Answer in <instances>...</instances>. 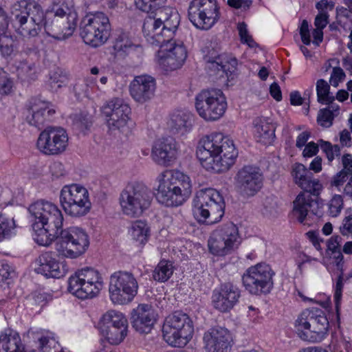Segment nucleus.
Segmentation results:
<instances>
[{"mask_svg":"<svg viewBox=\"0 0 352 352\" xmlns=\"http://www.w3.org/2000/svg\"><path fill=\"white\" fill-rule=\"evenodd\" d=\"M69 82V76L60 68L56 69L51 72L49 78V85L52 89L57 91L58 89L65 87Z\"/></svg>","mask_w":352,"mask_h":352,"instance_id":"44","label":"nucleus"},{"mask_svg":"<svg viewBox=\"0 0 352 352\" xmlns=\"http://www.w3.org/2000/svg\"><path fill=\"white\" fill-rule=\"evenodd\" d=\"M206 64V68L209 70L210 74H217L220 77L226 76L232 74L237 65V60L230 54H219L214 49L208 52L204 57Z\"/></svg>","mask_w":352,"mask_h":352,"instance_id":"21","label":"nucleus"},{"mask_svg":"<svg viewBox=\"0 0 352 352\" xmlns=\"http://www.w3.org/2000/svg\"><path fill=\"white\" fill-rule=\"evenodd\" d=\"M157 181L159 184L155 196L160 204L166 207H177L186 201L162 173L157 176Z\"/></svg>","mask_w":352,"mask_h":352,"instance_id":"24","label":"nucleus"},{"mask_svg":"<svg viewBox=\"0 0 352 352\" xmlns=\"http://www.w3.org/2000/svg\"><path fill=\"white\" fill-rule=\"evenodd\" d=\"M153 195L151 189L144 183H129L122 190L119 201L125 215L135 218L141 216L151 204Z\"/></svg>","mask_w":352,"mask_h":352,"instance_id":"7","label":"nucleus"},{"mask_svg":"<svg viewBox=\"0 0 352 352\" xmlns=\"http://www.w3.org/2000/svg\"><path fill=\"white\" fill-rule=\"evenodd\" d=\"M77 19V13L72 6L64 0H56L45 14V31L56 40H65L74 34Z\"/></svg>","mask_w":352,"mask_h":352,"instance_id":"5","label":"nucleus"},{"mask_svg":"<svg viewBox=\"0 0 352 352\" xmlns=\"http://www.w3.org/2000/svg\"><path fill=\"white\" fill-rule=\"evenodd\" d=\"M157 181L159 184L155 196L160 204L166 207H177L186 201L162 173L157 176Z\"/></svg>","mask_w":352,"mask_h":352,"instance_id":"23","label":"nucleus"},{"mask_svg":"<svg viewBox=\"0 0 352 352\" xmlns=\"http://www.w3.org/2000/svg\"><path fill=\"white\" fill-rule=\"evenodd\" d=\"M135 45L126 34H120L116 40L114 49L117 52H128L135 47Z\"/></svg>","mask_w":352,"mask_h":352,"instance_id":"49","label":"nucleus"},{"mask_svg":"<svg viewBox=\"0 0 352 352\" xmlns=\"http://www.w3.org/2000/svg\"><path fill=\"white\" fill-rule=\"evenodd\" d=\"M188 16L197 28L209 30L219 18L217 0H192L188 7Z\"/></svg>","mask_w":352,"mask_h":352,"instance_id":"17","label":"nucleus"},{"mask_svg":"<svg viewBox=\"0 0 352 352\" xmlns=\"http://www.w3.org/2000/svg\"><path fill=\"white\" fill-rule=\"evenodd\" d=\"M138 283L133 274L126 271H118L110 276L109 293L114 305H126L137 295Z\"/></svg>","mask_w":352,"mask_h":352,"instance_id":"14","label":"nucleus"},{"mask_svg":"<svg viewBox=\"0 0 352 352\" xmlns=\"http://www.w3.org/2000/svg\"><path fill=\"white\" fill-rule=\"evenodd\" d=\"M342 242V238L339 235L332 236L327 241V251L331 253H338V255L336 257V266L338 270H342L344 265L343 255L341 252V243Z\"/></svg>","mask_w":352,"mask_h":352,"instance_id":"43","label":"nucleus"},{"mask_svg":"<svg viewBox=\"0 0 352 352\" xmlns=\"http://www.w3.org/2000/svg\"><path fill=\"white\" fill-rule=\"evenodd\" d=\"M237 29L241 42L246 43L251 47H253L255 45V42L252 39V36L249 35L247 25L244 22L239 23L238 24Z\"/></svg>","mask_w":352,"mask_h":352,"instance_id":"55","label":"nucleus"},{"mask_svg":"<svg viewBox=\"0 0 352 352\" xmlns=\"http://www.w3.org/2000/svg\"><path fill=\"white\" fill-rule=\"evenodd\" d=\"M274 272L265 263H258L249 267L242 276L245 288L251 294L258 295L268 294L273 288Z\"/></svg>","mask_w":352,"mask_h":352,"instance_id":"16","label":"nucleus"},{"mask_svg":"<svg viewBox=\"0 0 352 352\" xmlns=\"http://www.w3.org/2000/svg\"><path fill=\"white\" fill-rule=\"evenodd\" d=\"M211 235L229 245L232 250L237 248L240 243L238 228L231 222L218 228Z\"/></svg>","mask_w":352,"mask_h":352,"instance_id":"34","label":"nucleus"},{"mask_svg":"<svg viewBox=\"0 0 352 352\" xmlns=\"http://www.w3.org/2000/svg\"><path fill=\"white\" fill-rule=\"evenodd\" d=\"M104 287L102 274L91 267L76 271L68 279V291L81 300L92 299L99 295Z\"/></svg>","mask_w":352,"mask_h":352,"instance_id":"8","label":"nucleus"},{"mask_svg":"<svg viewBox=\"0 0 352 352\" xmlns=\"http://www.w3.org/2000/svg\"><path fill=\"white\" fill-rule=\"evenodd\" d=\"M203 341L206 352H230L232 337L227 329L217 327L206 331Z\"/></svg>","mask_w":352,"mask_h":352,"instance_id":"22","label":"nucleus"},{"mask_svg":"<svg viewBox=\"0 0 352 352\" xmlns=\"http://www.w3.org/2000/svg\"><path fill=\"white\" fill-rule=\"evenodd\" d=\"M300 34L301 36L302 42L308 45L311 43L309 28L308 22L306 20H303L301 26L300 28Z\"/></svg>","mask_w":352,"mask_h":352,"instance_id":"60","label":"nucleus"},{"mask_svg":"<svg viewBox=\"0 0 352 352\" xmlns=\"http://www.w3.org/2000/svg\"><path fill=\"white\" fill-rule=\"evenodd\" d=\"M346 77L343 69L340 67H334L329 79L330 84L333 87H338L339 83L344 80Z\"/></svg>","mask_w":352,"mask_h":352,"instance_id":"57","label":"nucleus"},{"mask_svg":"<svg viewBox=\"0 0 352 352\" xmlns=\"http://www.w3.org/2000/svg\"><path fill=\"white\" fill-rule=\"evenodd\" d=\"M15 228L16 224L13 218L0 214V241L10 237Z\"/></svg>","mask_w":352,"mask_h":352,"instance_id":"46","label":"nucleus"},{"mask_svg":"<svg viewBox=\"0 0 352 352\" xmlns=\"http://www.w3.org/2000/svg\"><path fill=\"white\" fill-rule=\"evenodd\" d=\"M191 120L192 115L190 113L177 111L171 115L169 125L176 131L186 130L192 126Z\"/></svg>","mask_w":352,"mask_h":352,"instance_id":"37","label":"nucleus"},{"mask_svg":"<svg viewBox=\"0 0 352 352\" xmlns=\"http://www.w3.org/2000/svg\"><path fill=\"white\" fill-rule=\"evenodd\" d=\"M340 272L338 278L336 280V287H335V294H334V300L338 307L342 298V292L343 289V270H339Z\"/></svg>","mask_w":352,"mask_h":352,"instance_id":"59","label":"nucleus"},{"mask_svg":"<svg viewBox=\"0 0 352 352\" xmlns=\"http://www.w3.org/2000/svg\"><path fill=\"white\" fill-rule=\"evenodd\" d=\"M195 107L202 118L207 121H215L224 115L227 101L221 89H205L197 95Z\"/></svg>","mask_w":352,"mask_h":352,"instance_id":"13","label":"nucleus"},{"mask_svg":"<svg viewBox=\"0 0 352 352\" xmlns=\"http://www.w3.org/2000/svg\"><path fill=\"white\" fill-rule=\"evenodd\" d=\"M343 208L344 200L340 195H334L328 203V212L332 217H338Z\"/></svg>","mask_w":352,"mask_h":352,"instance_id":"48","label":"nucleus"},{"mask_svg":"<svg viewBox=\"0 0 352 352\" xmlns=\"http://www.w3.org/2000/svg\"><path fill=\"white\" fill-rule=\"evenodd\" d=\"M0 352H25L19 335L12 331L0 334Z\"/></svg>","mask_w":352,"mask_h":352,"instance_id":"36","label":"nucleus"},{"mask_svg":"<svg viewBox=\"0 0 352 352\" xmlns=\"http://www.w3.org/2000/svg\"><path fill=\"white\" fill-rule=\"evenodd\" d=\"M295 324L300 338L312 342L322 341L329 329V321L324 312L316 308L302 311Z\"/></svg>","mask_w":352,"mask_h":352,"instance_id":"9","label":"nucleus"},{"mask_svg":"<svg viewBox=\"0 0 352 352\" xmlns=\"http://www.w3.org/2000/svg\"><path fill=\"white\" fill-rule=\"evenodd\" d=\"M329 85L327 81L320 79L316 82V91L318 101L323 104H329L333 100L334 97L330 96Z\"/></svg>","mask_w":352,"mask_h":352,"instance_id":"47","label":"nucleus"},{"mask_svg":"<svg viewBox=\"0 0 352 352\" xmlns=\"http://www.w3.org/2000/svg\"><path fill=\"white\" fill-rule=\"evenodd\" d=\"M131 320L133 328L138 332L148 333L156 322V315L151 305L141 304L133 309Z\"/></svg>","mask_w":352,"mask_h":352,"instance_id":"28","label":"nucleus"},{"mask_svg":"<svg viewBox=\"0 0 352 352\" xmlns=\"http://www.w3.org/2000/svg\"><path fill=\"white\" fill-rule=\"evenodd\" d=\"M38 344L41 352H58L55 349L56 342L53 338L42 336L38 340Z\"/></svg>","mask_w":352,"mask_h":352,"instance_id":"52","label":"nucleus"},{"mask_svg":"<svg viewBox=\"0 0 352 352\" xmlns=\"http://www.w3.org/2000/svg\"><path fill=\"white\" fill-rule=\"evenodd\" d=\"M320 145L322 151L326 154L329 162H331L336 157L340 155V148L338 145H332L330 142L320 140Z\"/></svg>","mask_w":352,"mask_h":352,"instance_id":"51","label":"nucleus"},{"mask_svg":"<svg viewBox=\"0 0 352 352\" xmlns=\"http://www.w3.org/2000/svg\"><path fill=\"white\" fill-rule=\"evenodd\" d=\"M110 31L111 24L108 16L103 12H98L84 18L80 27V36L86 44L98 47L107 42Z\"/></svg>","mask_w":352,"mask_h":352,"instance_id":"12","label":"nucleus"},{"mask_svg":"<svg viewBox=\"0 0 352 352\" xmlns=\"http://www.w3.org/2000/svg\"><path fill=\"white\" fill-rule=\"evenodd\" d=\"M225 204L220 193L213 188L199 190L192 201L194 217L201 223L214 224L224 214Z\"/></svg>","mask_w":352,"mask_h":352,"instance_id":"6","label":"nucleus"},{"mask_svg":"<svg viewBox=\"0 0 352 352\" xmlns=\"http://www.w3.org/2000/svg\"><path fill=\"white\" fill-rule=\"evenodd\" d=\"M240 296L239 289L230 283L222 285L213 291L212 302L213 307L221 312L230 311L237 302Z\"/></svg>","mask_w":352,"mask_h":352,"instance_id":"27","label":"nucleus"},{"mask_svg":"<svg viewBox=\"0 0 352 352\" xmlns=\"http://www.w3.org/2000/svg\"><path fill=\"white\" fill-rule=\"evenodd\" d=\"M162 173L186 200L190 197L192 193V183L187 175L176 170H166Z\"/></svg>","mask_w":352,"mask_h":352,"instance_id":"32","label":"nucleus"},{"mask_svg":"<svg viewBox=\"0 0 352 352\" xmlns=\"http://www.w3.org/2000/svg\"><path fill=\"white\" fill-rule=\"evenodd\" d=\"M144 19L142 32L150 44L163 43L173 38L180 22L178 12L170 6L157 7Z\"/></svg>","mask_w":352,"mask_h":352,"instance_id":"3","label":"nucleus"},{"mask_svg":"<svg viewBox=\"0 0 352 352\" xmlns=\"http://www.w3.org/2000/svg\"><path fill=\"white\" fill-rule=\"evenodd\" d=\"M342 164L343 166L342 170L349 175H352V155L344 154L342 157Z\"/></svg>","mask_w":352,"mask_h":352,"instance_id":"64","label":"nucleus"},{"mask_svg":"<svg viewBox=\"0 0 352 352\" xmlns=\"http://www.w3.org/2000/svg\"><path fill=\"white\" fill-rule=\"evenodd\" d=\"M28 210L32 218L34 239L36 243L48 246L56 239L57 253L68 258H77L87 251L89 239L86 231L77 226L61 229L63 214L57 205L41 200L31 204Z\"/></svg>","mask_w":352,"mask_h":352,"instance_id":"1","label":"nucleus"},{"mask_svg":"<svg viewBox=\"0 0 352 352\" xmlns=\"http://www.w3.org/2000/svg\"><path fill=\"white\" fill-rule=\"evenodd\" d=\"M60 202L65 213L72 217H82L91 210V202L86 188L79 184L63 186Z\"/></svg>","mask_w":352,"mask_h":352,"instance_id":"11","label":"nucleus"},{"mask_svg":"<svg viewBox=\"0 0 352 352\" xmlns=\"http://www.w3.org/2000/svg\"><path fill=\"white\" fill-rule=\"evenodd\" d=\"M340 231L344 236L352 234V214L345 217L342 220Z\"/></svg>","mask_w":352,"mask_h":352,"instance_id":"62","label":"nucleus"},{"mask_svg":"<svg viewBox=\"0 0 352 352\" xmlns=\"http://www.w3.org/2000/svg\"><path fill=\"white\" fill-rule=\"evenodd\" d=\"M55 111L48 107V105L41 101L34 103L30 109H28L26 116L27 122L32 126L40 127L50 119Z\"/></svg>","mask_w":352,"mask_h":352,"instance_id":"33","label":"nucleus"},{"mask_svg":"<svg viewBox=\"0 0 352 352\" xmlns=\"http://www.w3.org/2000/svg\"><path fill=\"white\" fill-rule=\"evenodd\" d=\"M166 0H135V5L139 10L144 12H153L161 4L165 3Z\"/></svg>","mask_w":352,"mask_h":352,"instance_id":"50","label":"nucleus"},{"mask_svg":"<svg viewBox=\"0 0 352 352\" xmlns=\"http://www.w3.org/2000/svg\"><path fill=\"white\" fill-rule=\"evenodd\" d=\"M333 116L330 110L324 109L320 111L318 116V123L324 127H329L332 124Z\"/></svg>","mask_w":352,"mask_h":352,"instance_id":"58","label":"nucleus"},{"mask_svg":"<svg viewBox=\"0 0 352 352\" xmlns=\"http://www.w3.org/2000/svg\"><path fill=\"white\" fill-rule=\"evenodd\" d=\"M263 175L259 167L245 165L234 177V186L237 192L244 197H252L263 188Z\"/></svg>","mask_w":352,"mask_h":352,"instance_id":"19","label":"nucleus"},{"mask_svg":"<svg viewBox=\"0 0 352 352\" xmlns=\"http://www.w3.org/2000/svg\"><path fill=\"white\" fill-rule=\"evenodd\" d=\"M208 243L210 252L216 256H225L233 250L229 245H227L212 235L210 236Z\"/></svg>","mask_w":352,"mask_h":352,"instance_id":"45","label":"nucleus"},{"mask_svg":"<svg viewBox=\"0 0 352 352\" xmlns=\"http://www.w3.org/2000/svg\"><path fill=\"white\" fill-rule=\"evenodd\" d=\"M318 152V145L314 142H311L305 146L302 151V155L305 157H311L316 155Z\"/></svg>","mask_w":352,"mask_h":352,"instance_id":"63","label":"nucleus"},{"mask_svg":"<svg viewBox=\"0 0 352 352\" xmlns=\"http://www.w3.org/2000/svg\"><path fill=\"white\" fill-rule=\"evenodd\" d=\"M17 76L22 80H32L36 78L35 64L28 60L19 62L16 65Z\"/></svg>","mask_w":352,"mask_h":352,"instance_id":"42","label":"nucleus"},{"mask_svg":"<svg viewBox=\"0 0 352 352\" xmlns=\"http://www.w3.org/2000/svg\"><path fill=\"white\" fill-rule=\"evenodd\" d=\"M101 112L109 131L125 134L130 131L131 111L122 99L113 98L108 100L102 107Z\"/></svg>","mask_w":352,"mask_h":352,"instance_id":"15","label":"nucleus"},{"mask_svg":"<svg viewBox=\"0 0 352 352\" xmlns=\"http://www.w3.org/2000/svg\"><path fill=\"white\" fill-rule=\"evenodd\" d=\"M13 41L9 38L6 34L0 35V50L3 56H10L12 54Z\"/></svg>","mask_w":352,"mask_h":352,"instance_id":"54","label":"nucleus"},{"mask_svg":"<svg viewBox=\"0 0 352 352\" xmlns=\"http://www.w3.org/2000/svg\"><path fill=\"white\" fill-rule=\"evenodd\" d=\"M35 271L48 278H60L65 274L56 255L52 252L42 253L36 260Z\"/></svg>","mask_w":352,"mask_h":352,"instance_id":"30","label":"nucleus"},{"mask_svg":"<svg viewBox=\"0 0 352 352\" xmlns=\"http://www.w3.org/2000/svg\"><path fill=\"white\" fill-rule=\"evenodd\" d=\"M311 194L307 192H301L293 202V214L298 221L303 223L309 211L317 202L311 197Z\"/></svg>","mask_w":352,"mask_h":352,"instance_id":"35","label":"nucleus"},{"mask_svg":"<svg viewBox=\"0 0 352 352\" xmlns=\"http://www.w3.org/2000/svg\"><path fill=\"white\" fill-rule=\"evenodd\" d=\"M155 87L154 78L148 75L138 76L131 83L130 93L135 101L144 103L154 96Z\"/></svg>","mask_w":352,"mask_h":352,"instance_id":"29","label":"nucleus"},{"mask_svg":"<svg viewBox=\"0 0 352 352\" xmlns=\"http://www.w3.org/2000/svg\"><path fill=\"white\" fill-rule=\"evenodd\" d=\"M194 333L193 323L186 314L175 312L168 316L162 327L165 341L173 346L182 347L192 338Z\"/></svg>","mask_w":352,"mask_h":352,"instance_id":"10","label":"nucleus"},{"mask_svg":"<svg viewBox=\"0 0 352 352\" xmlns=\"http://www.w3.org/2000/svg\"><path fill=\"white\" fill-rule=\"evenodd\" d=\"M254 133L257 142L271 144L275 139L276 126L269 118L258 117L254 122Z\"/></svg>","mask_w":352,"mask_h":352,"instance_id":"31","label":"nucleus"},{"mask_svg":"<svg viewBox=\"0 0 352 352\" xmlns=\"http://www.w3.org/2000/svg\"><path fill=\"white\" fill-rule=\"evenodd\" d=\"M160 46L157 54L159 65L166 71L181 67L187 58V51L182 42L176 43L173 38L163 43L151 44Z\"/></svg>","mask_w":352,"mask_h":352,"instance_id":"20","label":"nucleus"},{"mask_svg":"<svg viewBox=\"0 0 352 352\" xmlns=\"http://www.w3.org/2000/svg\"><path fill=\"white\" fill-rule=\"evenodd\" d=\"M16 32L24 39L35 38L44 27L45 14L35 1L20 0L11 7Z\"/></svg>","mask_w":352,"mask_h":352,"instance_id":"4","label":"nucleus"},{"mask_svg":"<svg viewBox=\"0 0 352 352\" xmlns=\"http://www.w3.org/2000/svg\"><path fill=\"white\" fill-rule=\"evenodd\" d=\"M130 232L134 240L140 244H144L148 241L150 229L145 221L137 220L131 224Z\"/></svg>","mask_w":352,"mask_h":352,"instance_id":"38","label":"nucleus"},{"mask_svg":"<svg viewBox=\"0 0 352 352\" xmlns=\"http://www.w3.org/2000/svg\"><path fill=\"white\" fill-rule=\"evenodd\" d=\"M14 271L11 267L3 261H0V283L3 282L12 276Z\"/></svg>","mask_w":352,"mask_h":352,"instance_id":"61","label":"nucleus"},{"mask_svg":"<svg viewBox=\"0 0 352 352\" xmlns=\"http://www.w3.org/2000/svg\"><path fill=\"white\" fill-rule=\"evenodd\" d=\"M173 273V267L168 261H161L153 272V278L159 282L168 280Z\"/></svg>","mask_w":352,"mask_h":352,"instance_id":"41","label":"nucleus"},{"mask_svg":"<svg viewBox=\"0 0 352 352\" xmlns=\"http://www.w3.org/2000/svg\"><path fill=\"white\" fill-rule=\"evenodd\" d=\"M177 151V144L174 139H160L153 146L151 157L156 164L168 166L176 159Z\"/></svg>","mask_w":352,"mask_h":352,"instance_id":"26","label":"nucleus"},{"mask_svg":"<svg viewBox=\"0 0 352 352\" xmlns=\"http://www.w3.org/2000/svg\"><path fill=\"white\" fill-rule=\"evenodd\" d=\"M101 321L106 327L127 326V320L121 312L111 309L102 316Z\"/></svg>","mask_w":352,"mask_h":352,"instance_id":"40","label":"nucleus"},{"mask_svg":"<svg viewBox=\"0 0 352 352\" xmlns=\"http://www.w3.org/2000/svg\"><path fill=\"white\" fill-rule=\"evenodd\" d=\"M196 155L205 169L219 173L230 168L238 151L232 140L222 133H212L199 140Z\"/></svg>","mask_w":352,"mask_h":352,"instance_id":"2","label":"nucleus"},{"mask_svg":"<svg viewBox=\"0 0 352 352\" xmlns=\"http://www.w3.org/2000/svg\"><path fill=\"white\" fill-rule=\"evenodd\" d=\"M292 176L294 183L305 191L318 196L322 189V185L313 173L302 164L296 163L292 166Z\"/></svg>","mask_w":352,"mask_h":352,"instance_id":"25","label":"nucleus"},{"mask_svg":"<svg viewBox=\"0 0 352 352\" xmlns=\"http://www.w3.org/2000/svg\"><path fill=\"white\" fill-rule=\"evenodd\" d=\"M69 138L62 127L48 126L40 134L36 147L46 155H58L64 153L68 146Z\"/></svg>","mask_w":352,"mask_h":352,"instance_id":"18","label":"nucleus"},{"mask_svg":"<svg viewBox=\"0 0 352 352\" xmlns=\"http://www.w3.org/2000/svg\"><path fill=\"white\" fill-rule=\"evenodd\" d=\"M50 173L52 179H58L67 175L64 165L58 161L54 162L50 164Z\"/></svg>","mask_w":352,"mask_h":352,"instance_id":"53","label":"nucleus"},{"mask_svg":"<svg viewBox=\"0 0 352 352\" xmlns=\"http://www.w3.org/2000/svg\"><path fill=\"white\" fill-rule=\"evenodd\" d=\"M12 81L5 72H0V96L6 95L11 91Z\"/></svg>","mask_w":352,"mask_h":352,"instance_id":"56","label":"nucleus"},{"mask_svg":"<svg viewBox=\"0 0 352 352\" xmlns=\"http://www.w3.org/2000/svg\"><path fill=\"white\" fill-rule=\"evenodd\" d=\"M127 326H109L106 329H102V332L108 342L111 344H120L126 337L127 333Z\"/></svg>","mask_w":352,"mask_h":352,"instance_id":"39","label":"nucleus"}]
</instances>
